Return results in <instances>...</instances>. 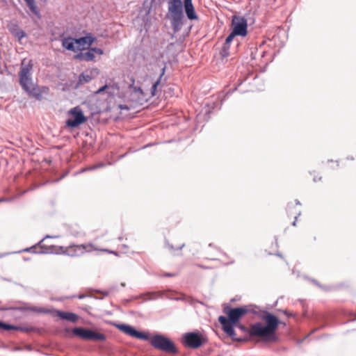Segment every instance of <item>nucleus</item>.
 I'll use <instances>...</instances> for the list:
<instances>
[{
	"mask_svg": "<svg viewBox=\"0 0 356 356\" xmlns=\"http://www.w3.org/2000/svg\"><path fill=\"white\" fill-rule=\"evenodd\" d=\"M259 317L264 320L266 325L260 322L254 323L250 325V337H258L259 341L264 343H274L277 341L278 337L276 331L280 323L278 318L267 312L261 311Z\"/></svg>",
	"mask_w": 356,
	"mask_h": 356,
	"instance_id": "obj_1",
	"label": "nucleus"
},
{
	"mask_svg": "<svg viewBox=\"0 0 356 356\" xmlns=\"http://www.w3.org/2000/svg\"><path fill=\"white\" fill-rule=\"evenodd\" d=\"M223 312L227 315V317L224 316H220L218 317V321L221 324L222 330L234 340L241 341V339H237L235 337L236 333L234 331V325L239 319L248 313L257 314V311L254 309H250L249 306H244L236 308H232L229 305L224 307Z\"/></svg>",
	"mask_w": 356,
	"mask_h": 356,
	"instance_id": "obj_2",
	"label": "nucleus"
},
{
	"mask_svg": "<svg viewBox=\"0 0 356 356\" xmlns=\"http://www.w3.org/2000/svg\"><path fill=\"white\" fill-rule=\"evenodd\" d=\"M181 0H169L168 18L170 21L171 27L175 33L181 29L184 15Z\"/></svg>",
	"mask_w": 356,
	"mask_h": 356,
	"instance_id": "obj_3",
	"label": "nucleus"
},
{
	"mask_svg": "<svg viewBox=\"0 0 356 356\" xmlns=\"http://www.w3.org/2000/svg\"><path fill=\"white\" fill-rule=\"evenodd\" d=\"M33 67L31 60L29 61V63L26 65L24 64V61L22 63V67L19 72V83L22 88L29 94L32 95L34 97H39L40 94L38 92V90L35 87L32 82L31 76V71Z\"/></svg>",
	"mask_w": 356,
	"mask_h": 356,
	"instance_id": "obj_4",
	"label": "nucleus"
},
{
	"mask_svg": "<svg viewBox=\"0 0 356 356\" xmlns=\"http://www.w3.org/2000/svg\"><path fill=\"white\" fill-rule=\"evenodd\" d=\"M149 343L154 348L170 354H177L178 350L175 343L168 337L161 334H156L152 337H149Z\"/></svg>",
	"mask_w": 356,
	"mask_h": 356,
	"instance_id": "obj_5",
	"label": "nucleus"
},
{
	"mask_svg": "<svg viewBox=\"0 0 356 356\" xmlns=\"http://www.w3.org/2000/svg\"><path fill=\"white\" fill-rule=\"evenodd\" d=\"M29 310L37 312L39 314H54L56 313V316L60 317L62 320H65L72 323H76L79 316L73 313V312H63L60 310H56V309H47L44 307H31L28 308Z\"/></svg>",
	"mask_w": 356,
	"mask_h": 356,
	"instance_id": "obj_6",
	"label": "nucleus"
},
{
	"mask_svg": "<svg viewBox=\"0 0 356 356\" xmlns=\"http://www.w3.org/2000/svg\"><path fill=\"white\" fill-rule=\"evenodd\" d=\"M205 342V339L199 331L186 332L182 335L181 343L191 348H198Z\"/></svg>",
	"mask_w": 356,
	"mask_h": 356,
	"instance_id": "obj_7",
	"label": "nucleus"
},
{
	"mask_svg": "<svg viewBox=\"0 0 356 356\" xmlns=\"http://www.w3.org/2000/svg\"><path fill=\"white\" fill-rule=\"evenodd\" d=\"M72 332L84 340L90 341H103L106 340V336L100 332H95L90 329L76 327L72 330Z\"/></svg>",
	"mask_w": 356,
	"mask_h": 356,
	"instance_id": "obj_8",
	"label": "nucleus"
},
{
	"mask_svg": "<svg viewBox=\"0 0 356 356\" xmlns=\"http://www.w3.org/2000/svg\"><path fill=\"white\" fill-rule=\"evenodd\" d=\"M69 113L72 115L73 118H69L66 120L65 124L68 127L75 128L83 124L87 120L79 106L72 108L70 110Z\"/></svg>",
	"mask_w": 356,
	"mask_h": 356,
	"instance_id": "obj_9",
	"label": "nucleus"
},
{
	"mask_svg": "<svg viewBox=\"0 0 356 356\" xmlns=\"http://www.w3.org/2000/svg\"><path fill=\"white\" fill-rule=\"evenodd\" d=\"M232 26L234 31L238 35L245 37L248 33V21L242 16L234 15L232 17Z\"/></svg>",
	"mask_w": 356,
	"mask_h": 356,
	"instance_id": "obj_10",
	"label": "nucleus"
},
{
	"mask_svg": "<svg viewBox=\"0 0 356 356\" xmlns=\"http://www.w3.org/2000/svg\"><path fill=\"white\" fill-rule=\"evenodd\" d=\"M115 327L119 330L132 337L143 340L149 339V335L148 334L139 332L130 325L124 323L116 324Z\"/></svg>",
	"mask_w": 356,
	"mask_h": 356,
	"instance_id": "obj_11",
	"label": "nucleus"
},
{
	"mask_svg": "<svg viewBox=\"0 0 356 356\" xmlns=\"http://www.w3.org/2000/svg\"><path fill=\"white\" fill-rule=\"evenodd\" d=\"M92 244H88V245H83V244L74 245V244H72V245H69L67 250L63 251V252L64 254H66L70 255L71 257L79 256V255L82 254L83 253H84L86 251H87V248L88 247H92Z\"/></svg>",
	"mask_w": 356,
	"mask_h": 356,
	"instance_id": "obj_12",
	"label": "nucleus"
},
{
	"mask_svg": "<svg viewBox=\"0 0 356 356\" xmlns=\"http://www.w3.org/2000/svg\"><path fill=\"white\" fill-rule=\"evenodd\" d=\"M41 250L35 251V246H32L31 248H27L24 250L26 252H30L33 253H39V254H58L59 250H63L64 247L63 246H55L51 245L49 248H45L43 245H40Z\"/></svg>",
	"mask_w": 356,
	"mask_h": 356,
	"instance_id": "obj_13",
	"label": "nucleus"
},
{
	"mask_svg": "<svg viewBox=\"0 0 356 356\" xmlns=\"http://www.w3.org/2000/svg\"><path fill=\"white\" fill-rule=\"evenodd\" d=\"M185 13L190 20L197 19L198 17L195 11L192 0H184Z\"/></svg>",
	"mask_w": 356,
	"mask_h": 356,
	"instance_id": "obj_14",
	"label": "nucleus"
},
{
	"mask_svg": "<svg viewBox=\"0 0 356 356\" xmlns=\"http://www.w3.org/2000/svg\"><path fill=\"white\" fill-rule=\"evenodd\" d=\"M75 38L68 36L61 38V43L63 48L71 51H76L79 49L76 47Z\"/></svg>",
	"mask_w": 356,
	"mask_h": 356,
	"instance_id": "obj_15",
	"label": "nucleus"
},
{
	"mask_svg": "<svg viewBox=\"0 0 356 356\" xmlns=\"http://www.w3.org/2000/svg\"><path fill=\"white\" fill-rule=\"evenodd\" d=\"M5 325H7V327L2 326L1 330H19L23 332H31L35 330V328L32 326H17L14 325H10L8 323H5Z\"/></svg>",
	"mask_w": 356,
	"mask_h": 356,
	"instance_id": "obj_16",
	"label": "nucleus"
},
{
	"mask_svg": "<svg viewBox=\"0 0 356 356\" xmlns=\"http://www.w3.org/2000/svg\"><path fill=\"white\" fill-rule=\"evenodd\" d=\"M95 58V54L89 50L86 52H79L74 55V58L80 61H93Z\"/></svg>",
	"mask_w": 356,
	"mask_h": 356,
	"instance_id": "obj_17",
	"label": "nucleus"
},
{
	"mask_svg": "<svg viewBox=\"0 0 356 356\" xmlns=\"http://www.w3.org/2000/svg\"><path fill=\"white\" fill-rule=\"evenodd\" d=\"M93 77L91 75V72H82L79 76L78 82L75 86V88H78L81 85L88 83L92 80Z\"/></svg>",
	"mask_w": 356,
	"mask_h": 356,
	"instance_id": "obj_18",
	"label": "nucleus"
},
{
	"mask_svg": "<svg viewBox=\"0 0 356 356\" xmlns=\"http://www.w3.org/2000/svg\"><path fill=\"white\" fill-rule=\"evenodd\" d=\"M165 71V67H163L161 70V73L159 76V77L157 79V80L153 83L152 88H151V95L152 97L155 96L156 95L157 88L159 85L160 84L161 80L162 79V76L164 75Z\"/></svg>",
	"mask_w": 356,
	"mask_h": 356,
	"instance_id": "obj_19",
	"label": "nucleus"
},
{
	"mask_svg": "<svg viewBox=\"0 0 356 356\" xmlns=\"http://www.w3.org/2000/svg\"><path fill=\"white\" fill-rule=\"evenodd\" d=\"M27 6L31 10V11L35 14V15H39V10L38 6L35 4V0H24Z\"/></svg>",
	"mask_w": 356,
	"mask_h": 356,
	"instance_id": "obj_20",
	"label": "nucleus"
},
{
	"mask_svg": "<svg viewBox=\"0 0 356 356\" xmlns=\"http://www.w3.org/2000/svg\"><path fill=\"white\" fill-rule=\"evenodd\" d=\"M27 6L31 10V11L35 14V15H39V10L38 6L35 4V0H24Z\"/></svg>",
	"mask_w": 356,
	"mask_h": 356,
	"instance_id": "obj_21",
	"label": "nucleus"
},
{
	"mask_svg": "<svg viewBox=\"0 0 356 356\" xmlns=\"http://www.w3.org/2000/svg\"><path fill=\"white\" fill-rule=\"evenodd\" d=\"M229 49L230 45L225 43L223 44L222 49L220 51V56L222 60L227 58L229 56Z\"/></svg>",
	"mask_w": 356,
	"mask_h": 356,
	"instance_id": "obj_22",
	"label": "nucleus"
},
{
	"mask_svg": "<svg viewBox=\"0 0 356 356\" xmlns=\"http://www.w3.org/2000/svg\"><path fill=\"white\" fill-rule=\"evenodd\" d=\"M131 88L133 95H136L138 99H143L144 92L140 87L131 86Z\"/></svg>",
	"mask_w": 356,
	"mask_h": 356,
	"instance_id": "obj_23",
	"label": "nucleus"
},
{
	"mask_svg": "<svg viewBox=\"0 0 356 356\" xmlns=\"http://www.w3.org/2000/svg\"><path fill=\"white\" fill-rule=\"evenodd\" d=\"M185 246V244L183 243L180 246H179L177 248H175V247L170 244L167 240L165 241V248H166L169 252L172 254L175 252L176 250H181L182 248Z\"/></svg>",
	"mask_w": 356,
	"mask_h": 356,
	"instance_id": "obj_24",
	"label": "nucleus"
},
{
	"mask_svg": "<svg viewBox=\"0 0 356 356\" xmlns=\"http://www.w3.org/2000/svg\"><path fill=\"white\" fill-rule=\"evenodd\" d=\"M144 296H147V298H146V300H156L159 298L161 297L162 293L160 292H149V293L144 294Z\"/></svg>",
	"mask_w": 356,
	"mask_h": 356,
	"instance_id": "obj_25",
	"label": "nucleus"
},
{
	"mask_svg": "<svg viewBox=\"0 0 356 356\" xmlns=\"http://www.w3.org/2000/svg\"><path fill=\"white\" fill-rule=\"evenodd\" d=\"M86 38H85V36L83 37H81V38H75V43L78 46V49L79 47H83L85 45H86Z\"/></svg>",
	"mask_w": 356,
	"mask_h": 356,
	"instance_id": "obj_26",
	"label": "nucleus"
},
{
	"mask_svg": "<svg viewBox=\"0 0 356 356\" xmlns=\"http://www.w3.org/2000/svg\"><path fill=\"white\" fill-rule=\"evenodd\" d=\"M13 35L17 38L19 41H21V40L26 36V33L23 30L19 29Z\"/></svg>",
	"mask_w": 356,
	"mask_h": 356,
	"instance_id": "obj_27",
	"label": "nucleus"
},
{
	"mask_svg": "<svg viewBox=\"0 0 356 356\" xmlns=\"http://www.w3.org/2000/svg\"><path fill=\"white\" fill-rule=\"evenodd\" d=\"M236 35H238L232 31V32L229 33V35L226 38L225 44L230 45V43L232 42L234 37Z\"/></svg>",
	"mask_w": 356,
	"mask_h": 356,
	"instance_id": "obj_28",
	"label": "nucleus"
},
{
	"mask_svg": "<svg viewBox=\"0 0 356 356\" xmlns=\"http://www.w3.org/2000/svg\"><path fill=\"white\" fill-rule=\"evenodd\" d=\"M85 38H87L86 44L88 46H90L95 41V38L90 34L86 35Z\"/></svg>",
	"mask_w": 356,
	"mask_h": 356,
	"instance_id": "obj_29",
	"label": "nucleus"
},
{
	"mask_svg": "<svg viewBox=\"0 0 356 356\" xmlns=\"http://www.w3.org/2000/svg\"><path fill=\"white\" fill-rule=\"evenodd\" d=\"M9 31L10 33L14 35L15 33H16L19 29L18 27V25L16 24H12L8 26Z\"/></svg>",
	"mask_w": 356,
	"mask_h": 356,
	"instance_id": "obj_30",
	"label": "nucleus"
},
{
	"mask_svg": "<svg viewBox=\"0 0 356 356\" xmlns=\"http://www.w3.org/2000/svg\"><path fill=\"white\" fill-rule=\"evenodd\" d=\"M235 327H238L240 330H241L243 332L247 333L249 336H250V327L249 328L246 327L245 326L243 325H241V324H237L236 323V325H234Z\"/></svg>",
	"mask_w": 356,
	"mask_h": 356,
	"instance_id": "obj_31",
	"label": "nucleus"
},
{
	"mask_svg": "<svg viewBox=\"0 0 356 356\" xmlns=\"http://www.w3.org/2000/svg\"><path fill=\"white\" fill-rule=\"evenodd\" d=\"M108 88V86L106 84L104 86H103L102 87H101L97 91V94H99L101 92H102L103 91H104L106 88Z\"/></svg>",
	"mask_w": 356,
	"mask_h": 356,
	"instance_id": "obj_32",
	"label": "nucleus"
},
{
	"mask_svg": "<svg viewBox=\"0 0 356 356\" xmlns=\"http://www.w3.org/2000/svg\"><path fill=\"white\" fill-rule=\"evenodd\" d=\"M97 166H95V165H92V166H90V167H88V168H86V170H88V171H90V170H95L97 169Z\"/></svg>",
	"mask_w": 356,
	"mask_h": 356,
	"instance_id": "obj_33",
	"label": "nucleus"
},
{
	"mask_svg": "<svg viewBox=\"0 0 356 356\" xmlns=\"http://www.w3.org/2000/svg\"><path fill=\"white\" fill-rule=\"evenodd\" d=\"M96 54L102 55L104 54V51L102 49L97 47Z\"/></svg>",
	"mask_w": 356,
	"mask_h": 356,
	"instance_id": "obj_34",
	"label": "nucleus"
},
{
	"mask_svg": "<svg viewBox=\"0 0 356 356\" xmlns=\"http://www.w3.org/2000/svg\"><path fill=\"white\" fill-rule=\"evenodd\" d=\"M54 236H49V235H47L45 236L42 240H40L39 242H38V244L39 245H41V243L43 242V241L45 239V238H53Z\"/></svg>",
	"mask_w": 356,
	"mask_h": 356,
	"instance_id": "obj_35",
	"label": "nucleus"
},
{
	"mask_svg": "<svg viewBox=\"0 0 356 356\" xmlns=\"http://www.w3.org/2000/svg\"><path fill=\"white\" fill-rule=\"evenodd\" d=\"M95 166H97V169L104 167L105 164L104 163H99L98 164L95 165Z\"/></svg>",
	"mask_w": 356,
	"mask_h": 356,
	"instance_id": "obj_36",
	"label": "nucleus"
},
{
	"mask_svg": "<svg viewBox=\"0 0 356 356\" xmlns=\"http://www.w3.org/2000/svg\"><path fill=\"white\" fill-rule=\"evenodd\" d=\"M300 215V211H298L297 213V216H295V220L292 223V225L293 226H295L296 225V219H297L298 216H299Z\"/></svg>",
	"mask_w": 356,
	"mask_h": 356,
	"instance_id": "obj_37",
	"label": "nucleus"
},
{
	"mask_svg": "<svg viewBox=\"0 0 356 356\" xmlns=\"http://www.w3.org/2000/svg\"><path fill=\"white\" fill-rule=\"evenodd\" d=\"M10 200V199L1 197V198H0V203L3 202H8Z\"/></svg>",
	"mask_w": 356,
	"mask_h": 356,
	"instance_id": "obj_38",
	"label": "nucleus"
},
{
	"mask_svg": "<svg viewBox=\"0 0 356 356\" xmlns=\"http://www.w3.org/2000/svg\"><path fill=\"white\" fill-rule=\"evenodd\" d=\"M283 313H284L285 315H286L287 316H292V314L289 313V312L288 311H286V310H284V311H283Z\"/></svg>",
	"mask_w": 356,
	"mask_h": 356,
	"instance_id": "obj_39",
	"label": "nucleus"
},
{
	"mask_svg": "<svg viewBox=\"0 0 356 356\" xmlns=\"http://www.w3.org/2000/svg\"><path fill=\"white\" fill-rule=\"evenodd\" d=\"M96 49H97V47H90L89 48V51H92V53H96Z\"/></svg>",
	"mask_w": 356,
	"mask_h": 356,
	"instance_id": "obj_40",
	"label": "nucleus"
},
{
	"mask_svg": "<svg viewBox=\"0 0 356 356\" xmlns=\"http://www.w3.org/2000/svg\"><path fill=\"white\" fill-rule=\"evenodd\" d=\"M2 326H5V327H7V325H5V323L0 321V330H1L2 328Z\"/></svg>",
	"mask_w": 356,
	"mask_h": 356,
	"instance_id": "obj_41",
	"label": "nucleus"
},
{
	"mask_svg": "<svg viewBox=\"0 0 356 356\" xmlns=\"http://www.w3.org/2000/svg\"><path fill=\"white\" fill-rule=\"evenodd\" d=\"M86 296V295H84V294H81V295H79V296H78V298H79V299H83V298H84Z\"/></svg>",
	"mask_w": 356,
	"mask_h": 356,
	"instance_id": "obj_42",
	"label": "nucleus"
},
{
	"mask_svg": "<svg viewBox=\"0 0 356 356\" xmlns=\"http://www.w3.org/2000/svg\"><path fill=\"white\" fill-rule=\"evenodd\" d=\"M292 206H293V204L291 203V204H288L287 208H286L287 211H289L291 207H292Z\"/></svg>",
	"mask_w": 356,
	"mask_h": 356,
	"instance_id": "obj_43",
	"label": "nucleus"
},
{
	"mask_svg": "<svg viewBox=\"0 0 356 356\" xmlns=\"http://www.w3.org/2000/svg\"><path fill=\"white\" fill-rule=\"evenodd\" d=\"M234 259H232V261H230L229 262L227 263L226 264H227V265H229V264H234Z\"/></svg>",
	"mask_w": 356,
	"mask_h": 356,
	"instance_id": "obj_44",
	"label": "nucleus"
},
{
	"mask_svg": "<svg viewBox=\"0 0 356 356\" xmlns=\"http://www.w3.org/2000/svg\"><path fill=\"white\" fill-rule=\"evenodd\" d=\"M249 308H250V309H254L256 311H257V309H258V307H252V305H250V307H249Z\"/></svg>",
	"mask_w": 356,
	"mask_h": 356,
	"instance_id": "obj_45",
	"label": "nucleus"
},
{
	"mask_svg": "<svg viewBox=\"0 0 356 356\" xmlns=\"http://www.w3.org/2000/svg\"><path fill=\"white\" fill-rule=\"evenodd\" d=\"M321 179V177H319L318 179L316 177H314V181L316 182L318 180L320 181Z\"/></svg>",
	"mask_w": 356,
	"mask_h": 356,
	"instance_id": "obj_46",
	"label": "nucleus"
},
{
	"mask_svg": "<svg viewBox=\"0 0 356 356\" xmlns=\"http://www.w3.org/2000/svg\"><path fill=\"white\" fill-rule=\"evenodd\" d=\"M165 275L167 277H172L173 275L171 273H166Z\"/></svg>",
	"mask_w": 356,
	"mask_h": 356,
	"instance_id": "obj_47",
	"label": "nucleus"
},
{
	"mask_svg": "<svg viewBox=\"0 0 356 356\" xmlns=\"http://www.w3.org/2000/svg\"><path fill=\"white\" fill-rule=\"evenodd\" d=\"M9 309H21V308L19 307H10Z\"/></svg>",
	"mask_w": 356,
	"mask_h": 356,
	"instance_id": "obj_48",
	"label": "nucleus"
},
{
	"mask_svg": "<svg viewBox=\"0 0 356 356\" xmlns=\"http://www.w3.org/2000/svg\"><path fill=\"white\" fill-rule=\"evenodd\" d=\"M86 171H88V170H86V168H85L81 169L80 172H86Z\"/></svg>",
	"mask_w": 356,
	"mask_h": 356,
	"instance_id": "obj_49",
	"label": "nucleus"
},
{
	"mask_svg": "<svg viewBox=\"0 0 356 356\" xmlns=\"http://www.w3.org/2000/svg\"><path fill=\"white\" fill-rule=\"evenodd\" d=\"M296 204L300 205V202L298 200H296Z\"/></svg>",
	"mask_w": 356,
	"mask_h": 356,
	"instance_id": "obj_50",
	"label": "nucleus"
},
{
	"mask_svg": "<svg viewBox=\"0 0 356 356\" xmlns=\"http://www.w3.org/2000/svg\"><path fill=\"white\" fill-rule=\"evenodd\" d=\"M109 252H110V253H111V254H115V255H117V254H117V252H115V251H110Z\"/></svg>",
	"mask_w": 356,
	"mask_h": 356,
	"instance_id": "obj_51",
	"label": "nucleus"
},
{
	"mask_svg": "<svg viewBox=\"0 0 356 356\" xmlns=\"http://www.w3.org/2000/svg\"><path fill=\"white\" fill-rule=\"evenodd\" d=\"M277 256L280 257H282V255L280 253H277L275 254Z\"/></svg>",
	"mask_w": 356,
	"mask_h": 356,
	"instance_id": "obj_52",
	"label": "nucleus"
},
{
	"mask_svg": "<svg viewBox=\"0 0 356 356\" xmlns=\"http://www.w3.org/2000/svg\"><path fill=\"white\" fill-rule=\"evenodd\" d=\"M325 325H322V326H320L318 328H317L316 330H320V329H322L325 327Z\"/></svg>",
	"mask_w": 356,
	"mask_h": 356,
	"instance_id": "obj_53",
	"label": "nucleus"
},
{
	"mask_svg": "<svg viewBox=\"0 0 356 356\" xmlns=\"http://www.w3.org/2000/svg\"><path fill=\"white\" fill-rule=\"evenodd\" d=\"M213 243H209V247H213Z\"/></svg>",
	"mask_w": 356,
	"mask_h": 356,
	"instance_id": "obj_54",
	"label": "nucleus"
},
{
	"mask_svg": "<svg viewBox=\"0 0 356 356\" xmlns=\"http://www.w3.org/2000/svg\"><path fill=\"white\" fill-rule=\"evenodd\" d=\"M222 254H223L225 257H227V254H226V253L223 252Z\"/></svg>",
	"mask_w": 356,
	"mask_h": 356,
	"instance_id": "obj_55",
	"label": "nucleus"
},
{
	"mask_svg": "<svg viewBox=\"0 0 356 356\" xmlns=\"http://www.w3.org/2000/svg\"><path fill=\"white\" fill-rule=\"evenodd\" d=\"M118 239H119L120 241H121V240L122 239V237H119V238H118Z\"/></svg>",
	"mask_w": 356,
	"mask_h": 356,
	"instance_id": "obj_56",
	"label": "nucleus"
}]
</instances>
